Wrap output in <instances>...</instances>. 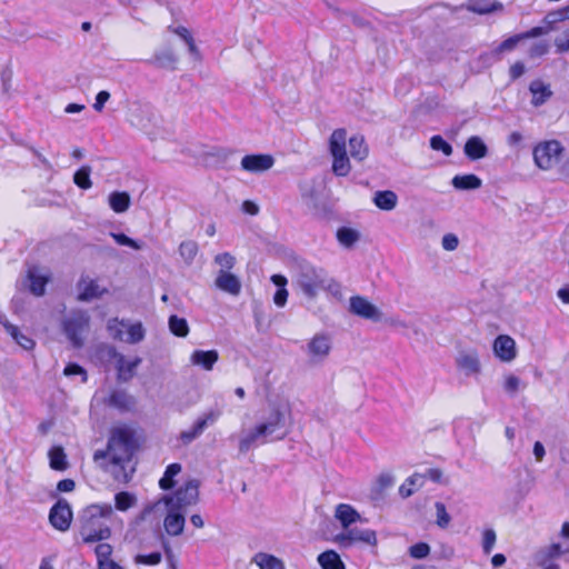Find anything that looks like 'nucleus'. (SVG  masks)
I'll return each mask as SVG.
<instances>
[{
  "label": "nucleus",
  "mask_w": 569,
  "mask_h": 569,
  "mask_svg": "<svg viewBox=\"0 0 569 569\" xmlns=\"http://www.w3.org/2000/svg\"><path fill=\"white\" fill-rule=\"evenodd\" d=\"M27 279L30 291L34 296L41 297L44 295L46 286L50 280V272L44 267L31 266L28 268Z\"/></svg>",
  "instance_id": "17"
},
{
  "label": "nucleus",
  "mask_w": 569,
  "mask_h": 569,
  "mask_svg": "<svg viewBox=\"0 0 569 569\" xmlns=\"http://www.w3.org/2000/svg\"><path fill=\"white\" fill-rule=\"evenodd\" d=\"M169 329L171 333L177 337H187L189 333V325L184 318H180L176 315H172L168 321Z\"/></svg>",
  "instance_id": "42"
},
{
  "label": "nucleus",
  "mask_w": 569,
  "mask_h": 569,
  "mask_svg": "<svg viewBox=\"0 0 569 569\" xmlns=\"http://www.w3.org/2000/svg\"><path fill=\"white\" fill-rule=\"evenodd\" d=\"M566 553H569V541L541 546L531 555L530 566L537 569H560L558 560Z\"/></svg>",
  "instance_id": "7"
},
{
  "label": "nucleus",
  "mask_w": 569,
  "mask_h": 569,
  "mask_svg": "<svg viewBox=\"0 0 569 569\" xmlns=\"http://www.w3.org/2000/svg\"><path fill=\"white\" fill-rule=\"evenodd\" d=\"M63 375L67 377L79 376L82 383L87 382V371L77 363H68L63 369Z\"/></svg>",
  "instance_id": "55"
},
{
  "label": "nucleus",
  "mask_w": 569,
  "mask_h": 569,
  "mask_svg": "<svg viewBox=\"0 0 569 569\" xmlns=\"http://www.w3.org/2000/svg\"><path fill=\"white\" fill-rule=\"evenodd\" d=\"M110 99V93L106 90L98 92L96 96V101L93 103V109L98 112H101L104 108V103Z\"/></svg>",
  "instance_id": "63"
},
{
  "label": "nucleus",
  "mask_w": 569,
  "mask_h": 569,
  "mask_svg": "<svg viewBox=\"0 0 569 569\" xmlns=\"http://www.w3.org/2000/svg\"><path fill=\"white\" fill-rule=\"evenodd\" d=\"M521 385V380L515 375H508L505 377L503 389L508 393H516Z\"/></svg>",
  "instance_id": "58"
},
{
  "label": "nucleus",
  "mask_w": 569,
  "mask_h": 569,
  "mask_svg": "<svg viewBox=\"0 0 569 569\" xmlns=\"http://www.w3.org/2000/svg\"><path fill=\"white\" fill-rule=\"evenodd\" d=\"M373 203L381 210L390 211L396 208L398 197L391 190L377 191L373 196Z\"/></svg>",
  "instance_id": "30"
},
{
  "label": "nucleus",
  "mask_w": 569,
  "mask_h": 569,
  "mask_svg": "<svg viewBox=\"0 0 569 569\" xmlns=\"http://www.w3.org/2000/svg\"><path fill=\"white\" fill-rule=\"evenodd\" d=\"M349 153L357 161H362L368 156L363 137L355 136L349 139Z\"/></svg>",
  "instance_id": "36"
},
{
  "label": "nucleus",
  "mask_w": 569,
  "mask_h": 569,
  "mask_svg": "<svg viewBox=\"0 0 569 569\" xmlns=\"http://www.w3.org/2000/svg\"><path fill=\"white\" fill-rule=\"evenodd\" d=\"M203 430L194 422L189 429L182 430L179 435L181 445L187 446L202 435Z\"/></svg>",
  "instance_id": "46"
},
{
  "label": "nucleus",
  "mask_w": 569,
  "mask_h": 569,
  "mask_svg": "<svg viewBox=\"0 0 569 569\" xmlns=\"http://www.w3.org/2000/svg\"><path fill=\"white\" fill-rule=\"evenodd\" d=\"M435 508L437 513L436 523L442 529L447 528L450 523L451 518L447 512L445 503L438 501L435 503Z\"/></svg>",
  "instance_id": "51"
},
{
  "label": "nucleus",
  "mask_w": 569,
  "mask_h": 569,
  "mask_svg": "<svg viewBox=\"0 0 569 569\" xmlns=\"http://www.w3.org/2000/svg\"><path fill=\"white\" fill-rule=\"evenodd\" d=\"M221 416L220 409H209L201 413L194 421L203 431L206 428L214 425Z\"/></svg>",
  "instance_id": "44"
},
{
  "label": "nucleus",
  "mask_w": 569,
  "mask_h": 569,
  "mask_svg": "<svg viewBox=\"0 0 569 569\" xmlns=\"http://www.w3.org/2000/svg\"><path fill=\"white\" fill-rule=\"evenodd\" d=\"M529 90L532 93V104L536 107L545 103L552 94L550 87L541 80L532 81Z\"/></svg>",
  "instance_id": "27"
},
{
  "label": "nucleus",
  "mask_w": 569,
  "mask_h": 569,
  "mask_svg": "<svg viewBox=\"0 0 569 569\" xmlns=\"http://www.w3.org/2000/svg\"><path fill=\"white\" fill-rule=\"evenodd\" d=\"M214 284L219 290L231 296H238L241 291L240 279L230 271L219 270Z\"/></svg>",
  "instance_id": "22"
},
{
  "label": "nucleus",
  "mask_w": 569,
  "mask_h": 569,
  "mask_svg": "<svg viewBox=\"0 0 569 569\" xmlns=\"http://www.w3.org/2000/svg\"><path fill=\"white\" fill-rule=\"evenodd\" d=\"M214 262L220 267V270L230 271L236 264V258L229 252H222L214 257Z\"/></svg>",
  "instance_id": "52"
},
{
  "label": "nucleus",
  "mask_w": 569,
  "mask_h": 569,
  "mask_svg": "<svg viewBox=\"0 0 569 569\" xmlns=\"http://www.w3.org/2000/svg\"><path fill=\"white\" fill-rule=\"evenodd\" d=\"M430 553V547L426 542H418L409 548V555L415 559H423Z\"/></svg>",
  "instance_id": "56"
},
{
  "label": "nucleus",
  "mask_w": 569,
  "mask_h": 569,
  "mask_svg": "<svg viewBox=\"0 0 569 569\" xmlns=\"http://www.w3.org/2000/svg\"><path fill=\"white\" fill-rule=\"evenodd\" d=\"M467 8L472 12L486 14L495 11H501L503 7L502 3L496 0H469Z\"/></svg>",
  "instance_id": "28"
},
{
  "label": "nucleus",
  "mask_w": 569,
  "mask_h": 569,
  "mask_svg": "<svg viewBox=\"0 0 569 569\" xmlns=\"http://www.w3.org/2000/svg\"><path fill=\"white\" fill-rule=\"evenodd\" d=\"M112 512V507L108 503L91 505L83 510L80 536L84 543L103 541L110 538L111 529L108 521Z\"/></svg>",
  "instance_id": "4"
},
{
  "label": "nucleus",
  "mask_w": 569,
  "mask_h": 569,
  "mask_svg": "<svg viewBox=\"0 0 569 569\" xmlns=\"http://www.w3.org/2000/svg\"><path fill=\"white\" fill-rule=\"evenodd\" d=\"M350 310L352 313L372 321L381 320V311L368 299L356 296L350 299Z\"/></svg>",
  "instance_id": "19"
},
{
  "label": "nucleus",
  "mask_w": 569,
  "mask_h": 569,
  "mask_svg": "<svg viewBox=\"0 0 569 569\" xmlns=\"http://www.w3.org/2000/svg\"><path fill=\"white\" fill-rule=\"evenodd\" d=\"M569 20V4L548 12L543 18V27H535L521 33L522 39L537 38L549 33L550 31L558 30V24Z\"/></svg>",
  "instance_id": "13"
},
{
  "label": "nucleus",
  "mask_w": 569,
  "mask_h": 569,
  "mask_svg": "<svg viewBox=\"0 0 569 569\" xmlns=\"http://www.w3.org/2000/svg\"><path fill=\"white\" fill-rule=\"evenodd\" d=\"M72 510L64 499H59L49 512V521L59 531H67L71 525Z\"/></svg>",
  "instance_id": "15"
},
{
  "label": "nucleus",
  "mask_w": 569,
  "mask_h": 569,
  "mask_svg": "<svg viewBox=\"0 0 569 569\" xmlns=\"http://www.w3.org/2000/svg\"><path fill=\"white\" fill-rule=\"evenodd\" d=\"M293 281L309 299H315L320 291H326L337 299L342 298L341 284L322 267L302 262L297 269Z\"/></svg>",
  "instance_id": "3"
},
{
  "label": "nucleus",
  "mask_w": 569,
  "mask_h": 569,
  "mask_svg": "<svg viewBox=\"0 0 569 569\" xmlns=\"http://www.w3.org/2000/svg\"><path fill=\"white\" fill-rule=\"evenodd\" d=\"M385 323L395 330H409L413 329V325L407 319L402 318L399 315H391L385 319Z\"/></svg>",
  "instance_id": "47"
},
{
  "label": "nucleus",
  "mask_w": 569,
  "mask_h": 569,
  "mask_svg": "<svg viewBox=\"0 0 569 569\" xmlns=\"http://www.w3.org/2000/svg\"><path fill=\"white\" fill-rule=\"evenodd\" d=\"M360 238V234L357 230L348 227H342L337 231V239L340 244L350 248L352 247Z\"/></svg>",
  "instance_id": "41"
},
{
  "label": "nucleus",
  "mask_w": 569,
  "mask_h": 569,
  "mask_svg": "<svg viewBox=\"0 0 569 569\" xmlns=\"http://www.w3.org/2000/svg\"><path fill=\"white\" fill-rule=\"evenodd\" d=\"M563 147L557 140L539 142L532 151L535 164L545 171L555 168L561 160Z\"/></svg>",
  "instance_id": "11"
},
{
  "label": "nucleus",
  "mask_w": 569,
  "mask_h": 569,
  "mask_svg": "<svg viewBox=\"0 0 569 569\" xmlns=\"http://www.w3.org/2000/svg\"><path fill=\"white\" fill-rule=\"evenodd\" d=\"M425 483V476H421L420 473H415L411 477H409L400 487H399V495L402 498L410 497L413 491L417 488L422 487Z\"/></svg>",
  "instance_id": "37"
},
{
  "label": "nucleus",
  "mask_w": 569,
  "mask_h": 569,
  "mask_svg": "<svg viewBox=\"0 0 569 569\" xmlns=\"http://www.w3.org/2000/svg\"><path fill=\"white\" fill-rule=\"evenodd\" d=\"M271 281L274 286L278 287V289L273 296V302L277 307L282 308L287 303V299H288V290L286 289L288 280L282 274H273L271 277Z\"/></svg>",
  "instance_id": "31"
},
{
  "label": "nucleus",
  "mask_w": 569,
  "mask_h": 569,
  "mask_svg": "<svg viewBox=\"0 0 569 569\" xmlns=\"http://www.w3.org/2000/svg\"><path fill=\"white\" fill-rule=\"evenodd\" d=\"M430 147L436 151H441L445 156L452 153V147L441 136H433L430 139Z\"/></svg>",
  "instance_id": "53"
},
{
  "label": "nucleus",
  "mask_w": 569,
  "mask_h": 569,
  "mask_svg": "<svg viewBox=\"0 0 569 569\" xmlns=\"http://www.w3.org/2000/svg\"><path fill=\"white\" fill-rule=\"evenodd\" d=\"M465 153L471 160L482 159L488 153V148L478 136L470 137L465 144Z\"/></svg>",
  "instance_id": "25"
},
{
  "label": "nucleus",
  "mask_w": 569,
  "mask_h": 569,
  "mask_svg": "<svg viewBox=\"0 0 569 569\" xmlns=\"http://www.w3.org/2000/svg\"><path fill=\"white\" fill-rule=\"evenodd\" d=\"M290 409L287 405H270L253 427L242 428L239 435L240 452L282 440L289 433Z\"/></svg>",
  "instance_id": "1"
},
{
  "label": "nucleus",
  "mask_w": 569,
  "mask_h": 569,
  "mask_svg": "<svg viewBox=\"0 0 569 569\" xmlns=\"http://www.w3.org/2000/svg\"><path fill=\"white\" fill-rule=\"evenodd\" d=\"M329 147L333 158V172L337 176H347L351 167L347 156V132L345 129H337L331 133Z\"/></svg>",
  "instance_id": "10"
},
{
  "label": "nucleus",
  "mask_w": 569,
  "mask_h": 569,
  "mask_svg": "<svg viewBox=\"0 0 569 569\" xmlns=\"http://www.w3.org/2000/svg\"><path fill=\"white\" fill-rule=\"evenodd\" d=\"M251 563L256 565L259 569H286L284 562L268 552H258L252 559Z\"/></svg>",
  "instance_id": "26"
},
{
  "label": "nucleus",
  "mask_w": 569,
  "mask_h": 569,
  "mask_svg": "<svg viewBox=\"0 0 569 569\" xmlns=\"http://www.w3.org/2000/svg\"><path fill=\"white\" fill-rule=\"evenodd\" d=\"M549 50V44L546 41H539L535 43L529 51L530 57H541L545 56Z\"/></svg>",
  "instance_id": "62"
},
{
  "label": "nucleus",
  "mask_w": 569,
  "mask_h": 569,
  "mask_svg": "<svg viewBox=\"0 0 569 569\" xmlns=\"http://www.w3.org/2000/svg\"><path fill=\"white\" fill-rule=\"evenodd\" d=\"M62 331L73 347H81L90 328V316L87 311L71 310L61 322Z\"/></svg>",
  "instance_id": "6"
},
{
  "label": "nucleus",
  "mask_w": 569,
  "mask_h": 569,
  "mask_svg": "<svg viewBox=\"0 0 569 569\" xmlns=\"http://www.w3.org/2000/svg\"><path fill=\"white\" fill-rule=\"evenodd\" d=\"M198 253V244L194 241L188 240L181 242L179 246V254L187 264H191Z\"/></svg>",
  "instance_id": "45"
},
{
  "label": "nucleus",
  "mask_w": 569,
  "mask_h": 569,
  "mask_svg": "<svg viewBox=\"0 0 569 569\" xmlns=\"http://www.w3.org/2000/svg\"><path fill=\"white\" fill-rule=\"evenodd\" d=\"M78 291V299L80 301H90L108 292L107 288L101 287L97 280L88 276L81 277L79 280Z\"/></svg>",
  "instance_id": "20"
},
{
  "label": "nucleus",
  "mask_w": 569,
  "mask_h": 569,
  "mask_svg": "<svg viewBox=\"0 0 569 569\" xmlns=\"http://www.w3.org/2000/svg\"><path fill=\"white\" fill-rule=\"evenodd\" d=\"M377 483L381 490L387 489L395 483V477L389 472H383L378 477Z\"/></svg>",
  "instance_id": "64"
},
{
  "label": "nucleus",
  "mask_w": 569,
  "mask_h": 569,
  "mask_svg": "<svg viewBox=\"0 0 569 569\" xmlns=\"http://www.w3.org/2000/svg\"><path fill=\"white\" fill-rule=\"evenodd\" d=\"M184 512L174 510L173 508H159L153 509V503L144 508L141 513L142 519L154 517L156 519L163 518V527L169 536L176 537L183 532L186 525Z\"/></svg>",
  "instance_id": "9"
},
{
  "label": "nucleus",
  "mask_w": 569,
  "mask_h": 569,
  "mask_svg": "<svg viewBox=\"0 0 569 569\" xmlns=\"http://www.w3.org/2000/svg\"><path fill=\"white\" fill-rule=\"evenodd\" d=\"M177 62V58L171 50H164L158 52L150 60V63L159 68H173Z\"/></svg>",
  "instance_id": "43"
},
{
  "label": "nucleus",
  "mask_w": 569,
  "mask_h": 569,
  "mask_svg": "<svg viewBox=\"0 0 569 569\" xmlns=\"http://www.w3.org/2000/svg\"><path fill=\"white\" fill-rule=\"evenodd\" d=\"M130 202V196L124 191H113L109 194V206L117 213L126 212Z\"/></svg>",
  "instance_id": "32"
},
{
  "label": "nucleus",
  "mask_w": 569,
  "mask_h": 569,
  "mask_svg": "<svg viewBox=\"0 0 569 569\" xmlns=\"http://www.w3.org/2000/svg\"><path fill=\"white\" fill-rule=\"evenodd\" d=\"M109 403L120 410H128L133 406V399L126 391L114 390L109 397Z\"/></svg>",
  "instance_id": "38"
},
{
  "label": "nucleus",
  "mask_w": 569,
  "mask_h": 569,
  "mask_svg": "<svg viewBox=\"0 0 569 569\" xmlns=\"http://www.w3.org/2000/svg\"><path fill=\"white\" fill-rule=\"evenodd\" d=\"M497 541V535L493 529H486L482 532L481 546L485 555H490Z\"/></svg>",
  "instance_id": "49"
},
{
  "label": "nucleus",
  "mask_w": 569,
  "mask_h": 569,
  "mask_svg": "<svg viewBox=\"0 0 569 569\" xmlns=\"http://www.w3.org/2000/svg\"><path fill=\"white\" fill-rule=\"evenodd\" d=\"M109 335L119 341L134 345L144 339L146 331L141 322H131L118 318L110 319L107 323Z\"/></svg>",
  "instance_id": "8"
},
{
  "label": "nucleus",
  "mask_w": 569,
  "mask_h": 569,
  "mask_svg": "<svg viewBox=\"0 0 569 569\" xmlns=\"http://www.w3.org/2000/svg\"><path fill=\"white\" fill-rule=\"evenodd\" d=\"M322 569H345L340 556L335 550H327L318 556Z\"/></svg>",
  "instance_id": "34"
},
{
  "label": "nucleus",
  "mask_w": 569,
  "mask_h": 569,
  "mask_svg": "<svg viewBox=\"0 0 569 569\" xmlns=\"http://www.w3.org/2000/svg\"><path fill=\"white\" fill-rule=\"evenodd\" d=\"M112 550V546L107 542L97 545L94 549L97 565L100 563V561L111 560Z\"/></svg>",
  "instance_id": "54"
},
{
  "label": "nucleus",
  "mask_w": 569,
  "mask_h": 569,
  "mask_svg": "<svg viewBox=\"0 0 569 569\" xmlns=\"http://www.w3.org/2000/svg\"><path fill=\"white\" fill-rule=\"evenodd\" d=\"M139 363V358L128 360L124 356L117 355V369L119 378L122 380H129L133 376L134 370Z\"/></svg>",
  "instance_id": "29"
},
{
  "label": "nucleus",
  "mask_w": 569,
  "mask_h": 569,
  "mask_svg": "<svg viewBox=\"0 0 569 569\" xmlns=\"http://www.w3.org/2000/svg\"><path fill=\"white\" fill-rule=\"evenodd\" d=\"M114 502L118 510L126 511L134 505L136 497L129 492L122 491L116 495Z\"/></svg>",
  "instance_id": "48"
},
{
  "label": "nucleus",
  "mask_w": 569,
  "mask_h": 569,
  "mask_svg": "<svg viewBox=\"0 0 569 569\" xmlns=\"http://www.w3.org/2000/svg\"><path fill=\"white\" fill-rule=\"evenodd\" d=\"M331 338L326 333H316L307 345V353L312 362H322L330 353Z\"/></svg>",
  "instance_id": "16"
},
{
  "label": "nucleus",
  "mask_w": 569,
  "mask_h": 569,
  "mask_svg": "<svg viewBox=\"0 0 569 569\" xmlns=\"http://www.w3.org/2000/svg\"><path fill=\"white\" fill-rule=\"evenodd\" d=\"M12 339L24 350H31L34 347V341L17 327V333H9Z\"/></svg>",
  "instance_id": "57"
},
{
  "label": "nucleus",
  "mask_w": 569,
  "mask_h": 569,
  "mask_svg": "<svg viewBox=\"0 0 569 569\" xmlns=\"http://www.w3.org/2000/svg\"><path fill=\"white\" fill-rule=\"evenodd\" d=\"M161 561L160 552H151L149 555H138L136 562L141 565L154 566Z\"/></svg>",
  "instance_id": "60"
},
{
  "label": "nucleus",
  "mask_w": 569,
  "mask_h": 569,
  "mask_svg": "<svg viewBox=\"0 0 569 569\" xmlns=\"http://www.w3.org/2000/svg\"><path fill=\"white\" fill-rule=\"evenodd\" d=\"M181 471L180 463H171L167 467L162 478L159 480V486L163 490L171 489L174 486L173 478Z\"/></svg>",
  "instance_id": "40"
},
{
  "label": "nucleus",
  "mask_w": 569,
  "mask_h": 569,
  "mask_svg": "<svg viewBox=\"0 0 569 569\" xmlns=\"http://www.w3.org/2000/svg\"><path fill=\"white\" fill-rule=\"evenodd\" d=\"M441 246L447 251H453L459 246V239L455 233H446L441 239Z\"/></svg>",
  "instance_id": "61"
},
{
  "label": "nucleus",
  "mask_w": 569,
  "mask_h": 569,
  "mask_svg": "<svg viewBox=\"0 0 569 569\" xmlns=\"http://www.w3.org/2000/svg\"><path fill=\"white\" fill-rule=\"evenodd\" d=\"M335 518L340 522L342 529H347L359 521L361 516L351 505L339 503L335 509Z\"/></svg>",
  "instance_id": "23"
},
{
  "label": "nucleus",
  "mask_w": 569,
  "mask_h": 569,
  "mask_svg": "<svg viewBox=\"0 0 569 569\" xmlns=\"http://www.w3.org/2000/svg\"><path fill=\"white\" fill-rule=\"evenodd\" d=\"M455 362L458 370L466 377H478L481 373L479 352L475 348L459 350Z\"/></svg>",
  "instance_id": "14"
},
{
  "label": "nucleus",
  "mask_w": 569,
  "mask_h": 569,
  "mask_svg": "<svg viewBox=\"0 0 569 569\" xmlns=\"http://www.w3.org/2000/svg\"><path fill=\"white\" fill-rule=\"evenodd\" d=\"M91 171V167L87 164L79 168L73 174L74 184L82 190L90 189L92 187V181L90 178Z\"/></svg>",
  "instance_id": "39"
},
{
  "label": "nucleus",
  "mask_w": 569,
  "mask_h": 569,
  "mask_svg": "<svg viewBox=\"0 0 569 569\" xmlns=\"http://www.w3.org/2000/svg\"><path fill=\"white\" fill-rule=\"evenodd\" d=\"M333 541L342 548H350L357 542H363L369 546H376L378 542L376 531L357 527L351 528V526L336 535Z\"/></svg>",
  "instance_id": "12"
},
{
  "label": "nucleus",
  "mask_w": 569,
  "mask_h": 569,
  "mask_svg": "<svg viewBox=\"0 0 569 569\" xmlns=\"http://www.w3.org/2000/svg\"><path fill=\"white\" fill-rule=\"evenodd\" d=\"M556 51L565 53L569 51V27L563 29L553 40Z\"/></svg>",
  "instance_id": "50"
},
{
  "label": "nucleus",
  "mask_w": 569,
  "mask_h": 569,
  "mask_svg": "<svg viewBox=\"0 0 569 569\" xmlns=\"http://www.w3.org/2000/svg\"><path fill=\"white\" fill-rule=\"evenodd\" d=\"M452 186L459 190H473L481 187L482 181L476 174H462L453 177Z\"/></svg>",
  "instance_id": "33"
},
{
  "label": "nucleus",
  "mask_w": 569,
  "mask_h": 569,
  "mask_svg": "<svg viewBox=\"0 0 569 569\" xmlns=\"http://www.w3.org/2000/svg\"><path fill=\"white\" fill-rule=\"evenodd\" d=\"M199 498V482L189 480L180 486L173 493L164 495L161 499L153 503V509L173 508L182 512L197 503Z\"/></svg>",
  "instance_id": "5"
},
{
  "label": "nucleus",
  "mask_w": 569,
  "mask_h": 569,
  "mask_svg": "<svg viewBox=\"0 0 569 569\" xmlns=\"http://www.w3.org/2000/svg\"><path fill=\"white\" fill-rule=\"evenodd\" d=\"M134 443L132 432L124 426L114 427L108 440L107 450H97L93 460L114 480L128 482L131 479L133 468L129 469Z\"/></svg>",
  "instance_id": "2"
},
{
  "label": "nucleus",
  "mask_w": 569,
  "mask_h": 569,
  "mask_svg": "<svg viewBox=\"0 0 569 569\" xmlns=\"http://www.w3.org/2000/svg\"><path fill=\"white\" fill-rule=\"evenodd\" d=\"M110 236L120 246H127V247H130V248L136 249V250H139L141 248V246L136 240L129 238L124 233L111 232Z\"/></svg>",
  "instance_id": "59"
},
{
  "label": "nucleus",
  "mask_w": 569,
  "mask_h": 569,
  "mask_svg": "<svg viewBox=\"0 0 569 569\" xmlns=\"http://www.w3.org/2000/svg\"><path fill=\"white\" fill-rule=\"evenodd\" d=\"M273 158L270 154H249L241 160V168L248 172H263L273 166Z\"/></svg>",
  "instance_id": "21"
},
{
  "label": "nucleus",
  "mask_w": 569,
  "mask_h": 569,
  "mask_svg": "<svg viewBox=\"0 0 569 569\" xmlns=\"http://www.w3.org/2000/svg\"><path fill=\"white\" fill-rule=\"evenodd\" d=\"M493 353L502 362H511L517 357V346L513 338L507 335L498 336L493 341Z\"/></svg>",
  "instance_id": "18"
},
{
  "label": "nucleus",
  "mask_w": 569,
  "mask_h": 569,
  "mask_svg": "<svg viewBox=\"0 0 569 569\" xmlns=\"http://www.w3.org/2000/svg\"><path fill=\"white\" fill-rule=\"evenodd\" d=\"M50 468L57 471H64L68 468L67 456L62 447L56 446L49 450Z\"/></svg>",
  "instance_id": "35"
},
{
  "label": "nucleus",
  "mask_w": 569,
  "mask_h": 569,
  "mask_svg": "<svg viewBox=\"0 0 569 569\" xmlns=\"http://www.w3.org/2000/svg\"><path fill=\"white\" fill-rule=\"evenodd\" d=\"M219 359L217 350H196L190 356V362L193 366L201 367L202 369L210 371Z\"/></svg>",
  "instance_id": "24"
}]
</instances>
